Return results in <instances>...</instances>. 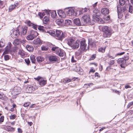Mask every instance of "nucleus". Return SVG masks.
Listing matches in <instances>:
<instances>
[{
    "instance_id": "nucleus-12",
    "label": "nucleus",
    "mask_w": 133,
    "mask_h": 133,
    "mask_svg": "<svg viewBox=\"0 0 133 133\" xmlns=\"http://www.w3.org/2000/svg\"><path fill=\"white\" fill-rule=\"evenodd\" d=\"M117 9L118 18H121L122 17L123 15V14L121 13L122 12V9L121 8L120 6L119 5L117 6Z\"/></svg>"
},
{
    "instance_id": "nucleus-41",
    "label": "nucleus",
    "mask_w": 133,
    "mask_h": 133,
    "mask_svg": "<svg viewBox=\"0 0 133 133\" xmlns=\"http://www.w3.org/2000/svg\"><path fill=\"white\" fill-rule=\"evenodd\" d=\"M82 51H82V50L80 49V50H79L77 51H76L75 52V54L77 56H79L81 54Z\"/></svg>"
},
{
    "instance_id": "nucleus-28",
    "label": "nucleus",
    "mask_w": 133,
    "mask_h": 133,
    "mask_svg": "<svg viewBox=\"0 0 133 133\" xmlns=\"http://www.w3.org/2000/svg\"><path fill=\"white\" fill-rule=\"evenodd\" d=\"M26 48L27 50L29 51H33L34 48L31 45H28L26 46Z\"/></svg>"
},
{
    "instance_id": "nucleus-24",
    "label": "nucleus",
    "mask_w": 133,
    "mask_h": 133,
    "mask_svg": "<svg viewBox=\"0 0 133 133\" xmlns=\"http://www.w3.org/2000/svg\"><path fill=\"white\" fill-rule=\"evenodd\" d=\"M22 42V41L20 39H15L13 42V44L15 45H19L20 43Z\"/></svg>"
},
{
    "instance_id": "nucleus-33",
    "label": "nucleus",
    "mask_w": 133,
    "mask_h": 133,
    "mask_svg": "<svg viewBox=\"0 0 133 133\" xmlns=\"http://www.w3.org/2000/svg\"><path fill=\"white\" fill-rule=\"evenodd\" d=\"M62 32V31L60 30H56V36L57 38L59 37V36L61 35Z\"/></svg>"
},
{
    "instance_id": "nucleus-56",
    "label": "nucleus",
    "mask_w": 133,
    "mask_h": 133,
    "mask_svg": "<svg viewBox=\"0 0 133 133\" xmlns=\"http://www.w3.org/2000/svg\"><path fill=\"white\" fill-rule=\"evenodd\" d=\"M16 115H13L10 116V118L11 119H14L15 118Z\"/></svg>"
},
{
    "instance_id": "nucleus-51",
    "label": "nucleus",
    "mask_w": 133,
    "mask_h": 133,
    "mask_svg": "<svg viewBox=\"0 0 133 133\" xmlns=\"http://www.w3.org/2000/svg\"><path fill=\"white\" fill-rule=\"evenodd\" d=\"M21 113L25 114L26 113V109H25L24 108H22L21 109Z\"/></svg>"
},
{
    "instance_id": "nucleus-5",
    "label": "nucleus",
    "mask_w": 133,
    "mask_h": 133,
    "mask_svg": "<svg viewBox=\"0 0 133 133\" xmlns=\"http://www.w3.org/2000/svg\"><path fill=\"white\" fill-rule=\"evenodd\" d=\"M10 36L13 38H16L19 35V31L18 29L15 30L13 29L11 30Z\"/></svg>"
},
{
    "instance_id": "nucleus-46",
    "label": "nucleus",
    "mask_w": 133,
    "mask_h": 133,
    "mask_svg": "<svg viewBox=\"0 0 133 133\" xmlns=\"http://www.w3.org/2000/svg\"><path fill=\"white\" fill-rule=\"evenodd\" d=\"M129 11L131 13H132V12H133L132 6L130 5H129Z\"/></svg>"
},
{
    "instance_id": "nucleus-62",
    "label": "nucleus",
    "mask_w": 133,
    "mask_h": 133,
    "mask_svg": "<svg viewBox=\"0 0 133 133\" xmlns=\"http://www.w3.org/2000/svg\"><path fill=\"white\" fill-rule=\"evenodd\" d=\"M4 43L2 42H0V47L1 48H2L4 46Z\"/></svg>"
},
{
    "instance_id": "nucleus-31",
    "label": "nucleus",
    "mask_w": 133,
    "mask_h": 133,
    "mask_svg": "<svg viewBox=\"0 0 133 133\" xmlns=\"http://www.w3.org/2000/svg\"><path fill=\"white\" fill-rule=\"evenodd\" d=\"M35 38L30 33L29 35L27 36L26 38L28 40H32Z\"/></svg>"
},
{
    "instance_id": "nucleus-40",
    "label": "nucleus",
    "mask_w": 133,
    "mask_h": 133,
    "mask_svg": "<svg viewBox=\"0 0 133 133\" xmlns=\"http://www.w3.org/2000/svg\"><path fill=\"white\" fill-rule=\"evenodd\" d=\"M30 59L32 63H35V59L34 56L33 55H32L30 56Z\"/></svg>"
},
{
    "instance_id": "nucleus-45",
    "label": "nucleus",
    "mask_w": 133,
    "mask_h": 133,
    "mask_svg": "<svg viewBox=\"0 0 133 133\" xmlns=\"http://www.w3.org/2000/svg\"><path fill=\"white\" fill-rule=\"evenodd\" d=\"M17 89L16 88L14 89V91L15 92V93L16 95H18L19 94H20V91L19 90L17 91Z\"/></svg>"
},
{
    "instance_id": "nucleus-4",
    "label": "nucleus",
    "mask_w": 133,
    "mask_h": 133,
    "mask_svg": "<svg viewBox=\"0 0 133 133\" xmlns=\"http://www.w3.org/2000/svg\"><path fill=\"white\" fill-rule=\"evenodd\" d=\"M80 48L82 51L84 52L87 50V44L86 43V40L85 39H83L80 42Z\"/></svg>"
},
{
    "instance_id": "nucleus-10",
    "label": "nucleus",
    "mask_w": 133,
    "mask_h": 133,
    "mask_svg": "<svg viewBox=\"0 0 133 133\" xmlns=\"http://www.w3.org/2000/svg\"><path fill=\"white\" fill-rule=\"evenodd\" d=\"M45 13L48 15H50L49 11L47 10H45V11L43 12H39L38 13V15L39 16L40 18H42L44 16Z\"/></svg>"
},
{
    "instance_id": "nucleus-39",
    "label": "nucleus",
    "mask_w": 133,
    "mask_h": 133,
    "mask_svg": "<svg viewBox=\"0 0 133 133\" xmlns=\"http://www.w3.org/2000/svg\"><path fill=\"white\" fill-rule=\"evenodd\" d=\"M19 55H20L21 56H24L25 55L24 51L23 50H19L18 52Z\"/></svg>"
},
{
    "instance_id": "nucleus-13",
    "label": "nucleus",
    "mask_w": 133,
    "mask_h": 133,
    "mask_svg": "<svg viewBox=\"0 0 133 133\" xmlns=\"http://www.w3.org/2000/svg\"><path fill=\"white\" fill-rule=\"evenodd\" d=\"M79 44L80 42L79 41L77 40L76 42L75 41L71 47L73 49L77 48L79 47Z\"/></svg>"
},
{
    "instance_id": "nucleus-14",
    "label": "nucleus",
    "mask_w": 133,
    "mask_h": 133,
    "mask_svg": "<svg viewBox=\"0 0 133 133\" xmlns=\"http://www.w3.org/2000/svg\"><path fill=\"white\" fill-rule=\"evenodd\" d=\"M57 13L59 16L62 18H65L66 17V12H65V11H64L62 10H60L58 11Z\"/></svg>"
},
{
    "instance_id": "nucleus-50",
    "label": "nucleus",
    "mask_w": 133,
    "mask_h": 133,
    "mask_svg": "<svg viewBox=\"0 0 133 133\" xmlns=\"http://www.w3.org/2000/svg\"><path fill=\"white\" fill-rule=\"evenodd\" d=\"M127 11V9L125 7H124L122 9V12L121 13H122L123 12L124 13H125Z\"/></svg>"
},
{
    "instance_id": "nucleus-20",
    "label": "nucleus",
    "mask_w": 133,
    "mask_h": 133,
    "mask_svg": "<svg viewBox=\"0 0 133 133\" xmlns=\"http://www.w3.org/2000/svg\"><path fill=\"white\" fill-rule=\"evenodd\" d=\"M66 36V34L63 32L61 35L59 36V37H58L57 39L58 40L62 41L63 38H65Z\"/></svg>"
},
{
    "instance_id": "nucleus-44",
    "label": "nucleus",
    "mask_w": 133,
    "mask_h": 133,
    "mask_svg": "<svg viewBox=\"0 0 133 133\" xmlns=\"http://www.w3.org/2000/svg\"><path fill=\"white\" fill-rule=\"evenodd\" d=\"M71 80L72 79H71L65 78L63 80V82L64 83H68L70 82L71 81Z\"/></svg>"
},
{
    "instance_id": "nucleus-36",
    "label": "nucleus",
    "mask_w": 133,
    "mask_h": 133,
    "mask_svg": "<svg viewBox=\"0 0 133 133\" xmlns=\"http://www.w3.org/2000/svg\"><path fill=\"white\" fill-rule=\"evenodd\" d=\"M49 19L48 17L46 16H45L43 20V22L44 23H46L49 21Z\"/></svg>"
},
{
    "instance_id": "nucleus-52",
    "label": "nucleus",
    "mask_w": 133,
    "mask_h": 133,
    "mask_svg": "<svg viewBox=\"0 0 133 133\" xmlns=\"http://www.w3.org/2000/svg\"><path fill=\"white\" fill-rule=\"evenodd\" d=\"M96 57V55L95 54L93 55L90 58V60H94L95 58Z\"/></svg>"
},
{
    "instance_id": "nucleus-18",
    "label": "nucleus",
    "mask_w": 133,
    "mask_h": 133,
    "mask_svg": "<svg viewBox=\"0 0 133 133\" xmlns=\"http://www.w3.org/2000/svg\"><path fill=\"white\" fill-rule=\"evenodd\" d=\"M87 9L86 8L81 9H78L77 11V12H78L77 16L81 14H83L84 12H86L87 11Z\"/></svg>"
},
{
    "instance_id": "nucleus-32",
    "label": "nucleus",
    "mask_w": 133,
    "mask_h": 133,
    "mask_svg": "<svg viewBox=\"0 0 133 133\" xmlns=\"http://www.w3.org/2000/svg\"><path fill=\"white\" fill-rule=\"evenodd\" d=\"M28 28L26 26H24L22 29V34L23 35H25L27 31Z\"/></svg>"
},
{
    "instance_id": "nucleus-27",
    "label": "nucleus",
    "mask_w": 133,
    "mask_h": 133,
    "mask_svg": "<svg viewBox=\"0 0 133 133\" xmlns=\"http://www.w3.org/2000/svg\"><path fill=\"white\" fill-rule=\"evenodd\" d=\"M16 5L13 4L11 5L10 6L9 8V12H11L15 8Z\"/></svg>"
},
{
    "instance_id": "nucleus-57",
    "label": "nucleus",
    "mask_w": 133,
    "mask_h": 133,
    "mask_svg": "<svg viewBox=\"0 0 133 133\" xmlns=\"http://www.w3.org/2000/svg\"><path fill=\"white\" fill-rule=\"evenodd\" d=\"M129 57L128 56H125L123 58L124 59V60L126 61L128 60L129 59Z\"/></svg>"
},
{
    "instance_id": "nucleus-25",
    "label": "nucleus",
    "mask_w": 133,
    "mask_h": 133,
    "mask_svg": "<svg viewBox=\"0 0 133 133\" xmlns=\"http://www.w3.org/2000/svg\"><path fill=\"white\" fill-rule=\"evenodd\" d=\"M49 11V13H50L51 16L52 17H55L56 15V11H51L50 10H48Z\"/></svg>"
},
{
    "instance_id": "nucleus-22",
    "label": "nucleus",
    "mask_w": 133,
    "mask_h": 133,
    "mask_svg": "<svg viewBox=\"0 0 133 133\" xmlns=\"http://www.w3.org/2000/svg\"><path fill=\"white\" fill-rule=\"evenodd\" d=\"M75 41L72 38H69L67 39V43L71 47Z\"/></svg>"
},
{
    "instance_id": "nucleus-6",
    "label": "nucleus",
    "mask_w": 133,
    "mask_h": 133,
    "mask_svg": "<svg viewBox=\"0 0 133 133\" xmlns=\"http://www.w3.org/2000/svg\"><path fill=\"white\" fill-rule=\"evenodd\" d=\"M36 80L38 81V83L40 87H42L44 86L46 83V80H44L43 79L39 76L35 78Z\"/></svg>"
},
{
    "instance_id": "nucleus-63",
    "label": "nucleus",
    "mask_w": 133,
    "mask_h": 133,
    "mask_svg": "<svg viewBox=\"0 0 133 133\" xmlns=\"http://www.w3.org/2000/svg\"><path fill=\"white\" fill-rule=\"evenodd\" d=\"M124 53H125V52H121V53H118V54H116V56L121 55L123 54Z\"/></svg>"
},
{
    "instance_id": "nucleus-17",
    "label": "nucleus",
    "mask_w": 133,
    "mask_h": 133,
    "mask_svg": "<svg viewBox=\"0 0 133 133\" xmlns=\"http://www.w3.org/2000/svg\"><path fill=\"white\" fill-rule=\"evenodd\" d=\"M26 23L29 26H31L35 30H37V25L34 24L31 22L30 21H27L26 22Z\"/></svg>"
},
{
    "instance_id": "nucleus-59",
    "label": "nucleus",
    "mask_w": 133,
    "mask_h": 133,
    "mask_svg": "<svg viewBox=\"0 0 133 133\" xmlns=\"http://www.w3.org/2000/svg\"><path fill=\"white\" fill-rule=\"evenodd\" d=\"M25 61L26 63L28 64L30 63V61L29 58L26 59H25Z\"/></svg>"
},
{
    "instance_id": "nucleus-1",
    "label": "nucleus",
    "mask_w": 133,
    "mask_h": 133,
    "mask_svg": "<svg viewBox=\"0 0 133 133\" xmlns=\"http://www.w3.org/2000/svg\"><path fill=\"white\" fill-rule=\"evenodd\" d=\"M99 29L103 32L104 37H110L112 33V30L110 27L107 26H101L99 27Z\"/></svg>"
},
{
    "instance_id": "nucleus-3",
    "label": "nucleus",
    "mask_w": 133,
    "mask_h": 133,
    "mask_svg": "<svg viewBox=\"0 0 133 133\" xmlns=\"http://www.w3.org/2000/svg\"><path fill=\"white\" fill-rule=\"evenodd\" d=\"M65 12H66L67 15L69 16H77L78 12H75L74 9L71 8H66L64 9Z\"/></svg>"
},
{
    "instance_id": "nucleus-21",
    "label": "nucleus",
    "mask_w": 133,
    "mask_h": 133,
    "mask_svg": "<svg viewBox=\"0 0 133 133\" xmlns=\"http://www.w3.org/2000/svg\"><path fill=\"white\" fill-rule=\"evenodd\" d=\"M109 12V10L108 9L105 8H103L101 11V14L104 15H105L108 14Z\"/></svg>"
},
{
    "instance_id": "nucleus-64",
    "label": "nucleus",
    "mask_w": 133,
    "mask_h": 133,
    "mask_svg": "<svg viewBox=\"0 0 133 133\" xmlns=\"http://www.w3.org/2000/svg\"><path fill=\"white\" fill-rule=\"evenodd\" d=\"M18 133H21L22 132V130L20 128L18 129Z\"/></svg>"
},
{
    "instance_id": "nucleus-53",
    "label": "nucleus",
    "mask_w": 133,
    "mask_h": 133,
    "mask_svg": "<svg viewBox=\"0 0 133 133\" xmlns=\"http://www.w3.org/2000/svg\"><path fill=\"white\" fill-rule=\"evenodd\" d=\"M4 58L5 61H7L9 60V56L8 55H5L4 56Z\"/></svg>"
},
{
    "instance_id": "nucleus-60",
    "label": "nucleus",
    "mask_w": 133,
    "mask_h": 133,
    "mask_svg": "<svg viewBox=\"0 0 133 133\" xmlns=\"http://www.w3.org/2000/svg\"><path fill=\"white\" fill-rule=\"evenodd\" d=\"M4 120V117L3 116H2L0 118V123L1 122H3Z\"/></svg>"
},
{
    "instance_id": "nucleus-55",
    "label": "nucleus",
    "mask_w": 133,
    "mask_h": 133,
    "mask_svg": "<svg viewBox=\"0 0 133 133\" xmlns=\"http://www.w3.org/2000/svg\"><path fill=\"white\" fill-rule=\"evenodd\" d=\"M44 27L43 26H39L38 27V29L40 30L43 31L44 29Z\"/></svg>"
},
{
    "instance_id": "nucleus-8",
    "label": "nucleus",
    "mask_w": 133,
    "mask_h": 133,
    "mask_svg": "<svg viewBox=\"0 0 133 133\" xmlns=\"http://www.w3.org/2000/svg\"><path fill=\"white\" fill-rule=\"evenodd\" d=\"M117 63L120 64L121 67L124 68V65L126 63V62L122 58H119L117 60Z\"/></svg>"
},
{
    "instance_id": "nucleus-15",
    "label": "nucleus",
    "mask_w": 133,
    "mask_h": 133,
    "mask_svg": "<svg viewBox=\"0 0 133 133\" xmlns=\"http://www.w3.org/2000/svg\"><path fill=\"white\" fill-rule=\"evenodd\" d=\"M33 43L34 44L36 45L37 47V46L40 45L42 44V41L39 38H37L33 41Z\"/></svg>"
},
{
    "instance_id": "nucleus-35",
    "label": "nucleus",
    "mask_w": 133,
    "mask_h": 133,
    "mask_svg": "<svg viewBox=\"0 0 133 133\" xmlns=\"http://www.w3.org/2000/svg\"><path fill=\"white\" fill-rule=\"evenodd\" d=\"M63 21L62 19H58L56 20V22L57 24L60 25L63 23Z\"/></svg>"
},
{
    "instance_id": "nucleus-58",
    "label": "nucleus",
    "mask_w": 133,
    "mask_h": 133,
    "mask_svg": "<svg viewBox=\"0 0 133 133\" xmlns=\"http://www.w3.org/2000/svg\"><path fill=\"white\" fill-rule=\"evenodd\" d=\"M115 63V62L114 60H112L109 63V64L110 65H112L114 64Z\"/></svg>"
},
{
    "instance_id": "nucleus-30",
    "label": "nucleus",
    "mask_w": 133,
    "mask_h": 133,
    "mask_svg": "<svg viewBox=\"0 0 133 133\" xmlns=\"http://www.w3.org/2000/svg\"><path fill=\"white\" fill-rule=\"evenodd\" d=\"M37 59L38 62H42L44 60V58L42 56H40L37 57Z\"/></svg>"
},
{
    "instance_id": "nucleus-9",
    "label": "nucleus",
    "mask_w": 133,
    "mask_h": 133,
    "mask_svg": "<svg viewBox=\"0 0 133 133\" xmlns=\"http://www.w3.org/2000/svg\"><path fill=\"white\" fill-rule=\"evenodd\" d=\"M50 61L54 63L57 61L58 60V57L55 55H51L48 57Z\"/></svg>"
},
{
    "instance_id": "nucleus-34",
    "label": "nucleus",
    "mask_w": 133,
    "mask_h": 133,
    "mask_svg": "<svg viewBox=\"0 0 133 133\" xmlns=\"http://www.w3.org/2000/svg\"><path fill=\"white\" fill-rule=\"evenodd\" d=\"M65 22V24L67 25H71L72 24V21L69 19L66 20Z\"/></svg>"
},
{
    "instance_id": "nucleus-61",
    "label": "nucleus",
    "mask_w": 133,
    "mask_h": 133,
    "mask_svg": "<svg viewBox=\"0 0 133 133\" xmlns=\"http://www.w3.org/2000/svg\"><path fill=\"white\" fill-rule=\"evenodd\" d=\"M133 105V101L129 103L127 107L128 108H129L131 106Z\"/></svg>"
},
{
    "instance_id": "nucleus-48",
    "label": "nucleus",
    "mask_w": 133,
    "mask_h": 133,
    "mask_svg": "<svg viewBox=\"0 0 133 133\" xmlns=\"http://www.w3.org/2000/svg\"><path fill=\"white\" fill-rule=\"evenodd\" d=\"M30 104V102H27L24 103L23 104V106L25 107H26L28 106Z\"/></svg>"
},
{
    "instance_id": "nucleus-38",
    "label": "nucleus",
    "mask_w": 133,
    "mask_h": 133,
    "mask_svg": "<svg viewBox=\"0 0 133 133\" xmlns=\"http://www.w3.org/2000/svg\"><path fill=\"white\" fill-rule=\"evenodd\" d=\"M59 48L57 47H53L52 48L51 50L53 51V52L56 54V52H57L58 49H59Z\"/></svg>"
},
{
    "instance_id": "nucleus-26",
    "label": "nucleus",
    "mask_w": 133,
    "mask_h": 133,
    "mask_svg": "<svg viewBox=\"0 0 133 133\" xmlns=\"http://www.w3.org/2000/svg\"><path fill=\"white\" fill-rule=\"evenodd\" d=\"M34 38H35L38 35V33L36 31L31 30L30 33Z\"/></svg>"
},
{
    "instance_id": "nucleus-16",
    "label": "nucleus",
    "mask_w": 133,
    "mask_h": 133,
    "mask_svg": "<svg viewBox=\"0 0 133 133\" xmlns=\"http://www.w3.org/2000/svg\"><path fill=\"white\" fill-rule=\"evenodd\" d=\"M35 90V88L33 86H28L26 89V91L27 93H31Z\"/></svg>"
},
{
    "instance_id": "nucleus-19",
    "label": "nucleus",
    "mask_w": 133,
    "mask_h": 133,
    "mask_svg": "<svg viewBox=\"0 0 133 133\" xmlns=\"http://www.w3.org/2000/svg\"><path fill=\"white\" fill-rule=\"evenodd\" d=\"M74 23L77 26H80L81 25V23L80 19L77 18L74 19L73 20Z\"/></svg>"
},
{
    "instance_id": "nucleus-47",
    "label": "nucleus",
    "mask_w": 133,
    "mask_h": 133,
    "mask_svg": "<svg viewBox=\"0 0 133 133\" xmlns=\"http://www.w3.org/2000/svg\"><path fill=\"white\" fill-rule=\"evenodd\" d=\"M93 84L92 83H91L90 84H84V88H88V86H90V85H93Z\"/></svg>"
},
{
    "instance_id": "nucleus-2",
    "label": "nucleus",
    "mask_w": 133,
    "mask_h": 133,
    "mask_svg": "<svg viewBox=\"0 0 133 133\" xmlns=\"http://www.w3.org/2000/svg\"><path fill=\"white\" fill-rule=\"evenodd\" d=\"M97 2L92 5L93 7L95 9L93 10L92 18L93 19H95L96 21H100L101 23H104V21L99 18V16L100 14L99 11L97 9H95V8L97 6Z\"/></svg>"
},
{
    "instance_id": "nucleus-49",
    "label": "nucleus",
    "mask_w": 133,
    "mask_h": 133,
    "mask_svg": "<svg viewBox=\"0 0 133 133\" xmlns=\"http://www.w3.org/2000/svg\"><path fill=\"white\" fill-rule=\"evenodd\" d=\"M105 50V49L102 48L101 47L99 48L98 49V51L99 52H104Z\"/></svg>"
},
{
    "instance_id": "nucleus-11",
    "label": "nucleus",
    "mask_w": 133,
    "mask_h": 133,
    "mask_svg": "<svg viewBox=\"0 0 133 133\" xmlns=\"http://www.w3.org/2000/svg\"><path fill=\"white\" fill-rule=\"evenodd\" d=\"M57 50V52H56V54L60 57L63 56L65 54L64 51L60 48H59Z\"/></svg>"
},
{
    "instance_id": "nucleus-7",
    "label": "nucleus",
    "mask_w": 133,
    "mask_h": 133,
    "mask_svg": "<svg viewBox=\"0 0 133 133\" xmlns=\"http://www.w3.org/2000/svg\"><path fill=\"white\" fill-rule=\"evenodd\" d=\"M83 22V24L85 25L86 24L90 22V16L88 15H84L82 18L81 19Z\"/></svg>"
},
{
    "instance_id": "nucleus-29",
    "label": "nucleus",
    "mask_w": 133,
    "mask_h": 133,
    "mask_svg": "<svg viewBox=\"0 0 133 133\" xmlns=\"http://www.w3.org/2000/svg\"><path fill=\"white\" fill-rule=\"evenodd\" d=\"M6 130L8 131H14L15 130V129L13 127H11L10 126H7L6 127Z\"/></svg>"
},
{
    "instance_id": "nucleus-42",
    "label": "nucleus",
    "mask_w": 133,
    "mask_h": 133,
    "mask_svg": "<svg viewBox=\"0 0 133 133\" xmlns=\"http://www.w3.org/2000/svg\"><path fill=\"white\" fill-rule=\"evenodd\" d=\"M41 48L42 51H47L48 50V47L45 45L42 46Z\"/></svg>"
},
{
    "instance_id": "nucleus-37",
    "label": "nucleus",
    "mask_w": 133,
    "mask_h": 133,
    "mask_svg": "<svg viewBox=\"0 0 133 133\" xmlns=\"http://www.w3.org/2000/svg\"><path fill=\"white\" fill-rule=\"evenodd\" d=\"M47 32L49 33L51 35V36H54L55 35V32L53 30H50L47 31Z\"/></svg>"
},
{
    "instance_id": "nucleus-43",
    "label": "nucleus",
    "mask_w": 133,
    "mask_h": 133,
    "mask_svg": "<svg viewBox=\"0 0 133 133\" xmlns=\"http://www.w3.org/2000/svg\"><path fill=\"white\" fill-rule=\"evenodd\" d=\"M119 2L120 5L122 6L125 3L124 0H119Z\"/></svg>"
},
{
    "instance_id": "nucleus-54",
    "label": "nucleus",
    "mask_w": 133,
    "mask_h": 133,
    "mask_svg": "<svg viewBox=\"0 0 133 133\" xmlns=\"http://www.w3.org/2000/svg\"><path fill=\"white\" fill-rule=\"evenodd\" d=\"M4 6L3 2L0 1V8H2Z\"/></svg>"
},
{
    "instance_id": "nucleus-23",
    "label": "nucleus",
    "mask_w": 133,
    "mask_h": 133,
    "mask_svg": "<svg viewBox=\"0 0 133 133\" xmlns=\"http://www.w3.org/2000/svg\"><path fill=\"white\" fill-rule=\"evenodd\" d=\"M11 49V48H10V47L7 46L5 48V50L3 54H9L10 52Z\"/></svg>"
}]
</instances>
